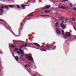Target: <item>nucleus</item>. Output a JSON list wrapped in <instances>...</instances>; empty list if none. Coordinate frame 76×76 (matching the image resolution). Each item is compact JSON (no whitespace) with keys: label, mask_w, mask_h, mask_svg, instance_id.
<instances>
[{"label":"nucleus","mask_w":76,"mask_h":76,"mask_svg":"<svg viewBox=\"0 0 76 76\" xmlns=\"http://www.w3.org/2000/svg\"><path fill=\"white\" fill-rule=\"evenodd\" d=\"M29 1H32V0H28V3H31V2H29Z\"/></svg>","instance_id":"35"},{"label":"nucleus","mask_w":76,"mask_h":76,"mask_svg":"<svg viewBox=\"0 0 76 76\" xmlns=\"http://www.w3.org/2000/svg\"><path fill=\"white\" fill-rule=\"evenodd\" d=\"M9 28H10V26H9Z\"/></svg>","instance_id":"53"},{"label":"nucleus","mask_w":76,"mask_h":76,"mask_svg":"<svg viewBox=\"0 0 76 76\" xmlns=\"http://www.w3.org/2000/svg\"><path fill=\"white\" fill-rule=\"evenodd\" d=\"M58 22L56 23V27H57V26H58Z\"/></svg>","instance_id":"23"},{"label":"nucleus","mask_w":76,"mask_h":76,"mask_svg":"<svg viewBox=\"0 0 76 76\" xmlns=\"http://www.w3.org/2000/svg\"><path fill=\"white\" fill-rule=\"evenodd\" d=\"M4 7L6 9H7V10H8V9H9V7L7 6H5Z\"/></svg>","instance_id":"14"},{"label":"nucleus","mask_w":76,"mask_h":76,"mask_svg":"<svg viewBox=\"0 0 76 76\" xmlns=\"http://www.w3.org/2000/svg\"><path fill=\"white\" fill-rule=\"evenodd\" d=\"M72 10H76V8H72Z\"/></svg>","instance_id":"30"},{"label":"nucleus","mask_w":76,"mask_h":76,"mask_svg":"<svg viewBox=\"0 0 76 76\" xmlns=\"http://www.w3.org/2000/svg\"><path fill=\"white\" fill-rule=\"evenodd\" d=\"M13 56L15 58V59L17 61H18V59H19V58L18 57V56H17L16 57H15V56Z\"/></svg>","instance_id":"6"},{"label":"nucleus","mask_w":76,"mask_h":76,"mask_svg":"<svg viewBox=\"0 0 76 76\" xmlns=\"http://www.w3.org/2000/svg\"><path fill=\"white\" fill-rule=\"evenodd\" d=\"M49 48H51V47H49Z\"/></svg>","instance_id":"55"},{"label":"nucleus","mask_w":76,"mask_h":76,"mask_svg":"<svg viewBox=\"0 0 76 76\" xmlns=\"http://www.w3.org/2000/svg\"><path fill=\"white\" fill-rule=\"evenodd\" d=\"M11 31V32H12V33H13V34H14V33H13V31Z\"/></svg>","instance_id":"44"},{"label":"nucleus","mask_w":76,"mask_h":76,"mask_svg":"<svg viewBox=\"0 0 76 76\" xmlns=\"http://www.w3.org/2000/svg\"><path fill=\"white\" fill-rule=\"evenodd\" d=\"M50 11H47L46 10L45 11V13H50Z\"/></svg>","instance_id":"11"},{"label":"nucleus","mask_w":76,"mask_h":76,"mask_svg":"<svg viewBox=\"0 0 76 76\" xmlns=\"http://www.w3.org/2000/svg\"><path fill=\"white\" fill-rule=\"evenodd\" d=\"M34 13V12H33L31 13V14H29V15H27V16H28V17H30L31 16H34V15H33V14Z\"/></svg>","instance_id":"10"},{"label":"nucleus","mask_w":76,"mask_h":76,"mask_svg":"<svg viewBox=\"0 0 76 76\" xmlns=\"http://www.w3.org/2000/svg\"><path fill=\"white\" fill-rule=\"evenodd\" d=\"M50 7L49 5H48L46 6H45L44 7L41 8L40 9L42 10H44V9H49Z\"/></svg>","instance_id":"4"},{"label":"nucleus","mask_w":76,"mask_h":76,"mask_svg":"<svg viewBox=\"0 0 76 76\" xmlns=\"http://www.w3.org/2000/svg\"><path fill=\"white\" fill-rule=\"evenodd\" d=\"M0 54H2V52H1V50H0Z\"/></svg>","instance_id":"41"},{"label":"nucleus","mask_w":76,"mask_h":76,"mask_svg":"<svg viewBox=\"0 0 76 76\" xmlns=\"http://www.w3.org/2000/svg\"><path fill=\"white\" fill-rule=\"evenodd\" d=\"M24 66L25 67H28V66H29V65L28 64H26V65H24Z\"/></svg>","instance_id":"22"},{"label":"nucleus","mask_w":76,"mask_h":76,"mask_svg":"<svg viewBox=\"0 0 76 76\" xmlns=\"http://www.w3.org/2000/svg\"><path fill=\"white\" fill-rule=\"evenodd\" d=\"M74 21V22L75 23V20H74V21Z\"/></svg>","instance_id":"48"},{"label":"nucleus","mask_w":76,"mask_h":76,"mask_svg":"<svg viewBox=\"0 0 76 76\" xmlns=\"http://www.w3.org/2000/svg\"><path fill=\"white\" fill-rule=\"evenodd\" d=\"M75 6H76V3L75 4Z\"/></svg>","instance_id":"49"},{"label":"nucleus","mask_w":76,"mask_h":76,"mask_svg":"<svg viewBox=\"0 0 76 76\" xmlns=\"http://www.w3.org/2000/svg\"><path fill=\"white\" fill-rule=\"evenodd\" d=\"M16 53L17 54H21V53H20V52H19V51H18L16 52Z\"/></svg>","instance_id":"21"},{"label":"nucleus","mask_w":76,"mask_h":76,"mask_svg":"<svg viewBox=\"0 0 76 76\" xmlns=\"http://www.w3.org/2000/svg\"><path fill=\"white\" fill-rule=\"evenodd\" d=\"M25 57L28 58V60H29V61H32V62H34V59H33L32 57L28 55V54H27L26 55Z\"/></svg>","instance_id":"1"},{"label":"nucleus","mask_w":76,"mask_h":76,"mask_svg":"<svg viewBox=\"0 0 76 76\" xmlns=\"http://www.w3.org/2000/svg\"><path fill=\"white\" fill-rule=\"evenodd\" d=\"M36 75H37V76H39V73H37L36 74Z\"/></svg>","instance_id":"29"},{"label":"nucleus","mask_w":76,"mask_h":76,"mask_svg":"<svg viewBox=\"0 0 76 76\" xmlns=\"http://www.w3.org/2000/svg\"><path fill=\"white\" fill-rule=\"evenodd\" d=\"M53 19H54V18H53Z\"/></svg>","instance_id":"61"},{"label":"nucleus","mask_w":76,"mask_h":76,"mask_svg":"<svg viewBox=\"0 0 76 76\" xmlns=\"http://www.w3.org/2000/svg\"><path fill=\"white\" fill-rule=\"evenodd\" d=\"M62 18H63V17L59 19V20H60V21H61V22H62L63 21V19H62Z\"/></svg>","instance_id":"13"},{"label":"nucleus","mask_w":76,"mask_h":76,"mask_svg":"<svg viewBox=\"0 0 76 76\" xmlns=\"http://www.w3.org/2000/svg\"><path fill=\"white\" fill-rule=\"evenodd\" d=\"M8 6H9V7H12V8H13V7H15V5H8Z\"/></svg>","instance_id":"7"},{"label":"nucleus","mask_w":76,"mask_h":76,"mask_svg":"<svg viewBox=\"0 0 76 76\" xmlns=\"http://www.w3.org/2000/svg\"><path fill=\"white\" fill-rule=\"evenodd\" d=\"M33 44H34L35 45H36V46H37L38 47H41V46L38 43H34Z\"/></svg>","instance_id":"9"},{"label":"nucleus","mask_w":76,"mask_h":76,"mask_svg":"<svg viewBox=\"0 0 76 76\" xmlns=\"http://www.w3.org/2000/svg\"><path fill=\"white\" fill-rule=\"evenodd\" d=\"M39 11L40 12V10H39Z\"/></svg>","instance_id":"59"},{"label":"nucleus","mask_w":76,"mask_h":76,"mask_svg":"<svg viewBox=\"0 0 76 76\" xmlns=\"http://www.w3.org/2000/svg\"><path fill=\"white\" fill-rule=\"evenodd\" d=\"M65 22H67L68 21V20H65Z\"/></svg>","instance_id":"46"},{"label":"nucleus","mask_w":76,"mask_h":76,"mask_svg":"<svg viewBox=\"0 0 76 76\" xmlns=\"http://www.w3.org/2000/svg\"><path fill=\"white\" fill-rule=\"evenodd\" d=\"M15 51H18V50H19V49H18V48H15Z\"/></svg>","instance_id":"28"},{"label":"nucleus","mask_w":76,"mask_h":76,"mask_svg":"<svg viewBox=\"0 0 76 76\" xmlns=\"http://www.w3.org/2000/svg\"><path fill=\"white\" fill-rule=\"evenodd\" d=\"M10 46V45H9V46Z\"/></svg>","instance_id":"60"},{"label":"nucleus","mask_w":76,"mask_h":76,"mask_svg":"<svg viewBox=\"0 0 76 76\" xmlns=\"http://www.w3.org/2000/svg\"><path fill=\"white\" fill-rule=\"evenodd\" d=\"M37 49H38V48H37Z\"/></svg>","instance_id":"58"},{"label":"nucleus","mask_w":76,"mask_h":76,"mask_svg":"<svg viewBox=\"0 0 76 76\" xmlns=\"http://www.w3.org/2000/svg\"><path fill=\"white\" fill-rule=\"evenodd\" d=\"M56 20V21H57V20Z\"/></svg>","instance_id":"54"},{"label":"nucleus","mask_w":76,"mask_h":76,"mask_svg":"<svg viewBox=\"0 0 76 76\" xmlns=\"http://www.w3.org/2000/svg\"><path fill=\"white\" fill-rule=\"evenodd\" d=\"M64 1H68L67 0H63Z\"/></svg>","instance_id":"38"},{"label":"nucleus","mask_w":76,"mask_h":76,"mask_svg":"<svg viewBox=\"0 0 76 76\" xmlns=\"http://www.w3.org/2000/svg\"><path fill=\"white\" fill-rule=\"evenodd\" d=\"M28 45V44L27 43H26L24 45V47H26Z\"/></svg>","instance_id":"27"},{"label":"nucleus","mask_w":76,"mask_h":76,"mask_svg":"<svg viewBox=\"0 0 76 76\" xmlns=\"http://www.w3.org/2000/svg\"><path fill=\"white\" fill-rule=\"evenodd\" d=\"M75 39H76V37L75 38Z\"/></svg>","instance_id":"56"},{"label":"nucleus","mask_w":76,"mask_h":76,"mask_svg":"<svg viewBox=\"0 0 76 76\" xmlns=\"http://www.w3.org/2000/svg\"><path fill=\"white\" fill-rule=\"evenodd\" d=\"M19 41H20V42H23V41H22L21 40H19Z\"/></svg>","instance_id":"42"},{"label":"nucleus","mask_w":76,"mask_h":76,"mask_svg":"<svg viewBox=\"0 0 76 76\" xmlns=\"http://www.w3.org/2000/svg\"><path fill=\"white\" fill-rule=\"evenodd\" d=\"M41 47H43V46H42Z\"/></svg>","instance_id":"57"},{"label":"nucleus","mask_w":76,"mask_h":76,"mask_svg":"<svg viewBox=\"0 0 76 76\" xmlns=\"http://www.w3.org/2000/svg\"><path fill=\"white\" fill-rule=\"evenodd\" d=\"M24 47V45L23 44V45L20 47V48H23Z\"/></svg>","instance_id":"25"},{"label":"nucleus","mask_w":76,"mask_h":76,"mask_svg":"<svg viewBox=\"0 0 76 76\" xmlns=\"http://www.w3.org/2000/svg\"><path fill=\"white\" fill-rule=\"evenodd\" d=\"M0 10H1V13H3L4 11H3V9L1 8V9H0Z\"/></svg>","instance_id":"20"},{"label":"nucleus","mask_w":76,"mask_h":76,"mask_svg":"<svg viewBox=\"0 0 76 76\" xmlns=\"http://www.w3.org/2000/svg\"><path fill=\"white\" fill-rule=\"evenodd\" d=\"M13 42L14 44H15V40H13Z\"/></svg>","instance_id":"39"},{"label":"nucleus","mask_w":76,"mask_h":76,"mask_svg":"<svg viewBox=\"0 0 76 76\" xmlns=\"http://www.w3.org/2000/svg\"><path fill=\"white\" fill-rule=\"evenodd\" d=\"M59 8H60V9H67V7H64L63 6H59Z\"/></svg>","instance_id":"5"},{"label":"nucleus","mask_w":76,"mask_h":76,"mask_svg":"<svg viewBox=\"0 0 76 76\" xmlns=\"http://www.w3.org/2000/svg\"><path fill=\"white\" fill-rule=\"evenodd\" d=\"M26 50H27V51H28V49H26Z\"/></svg>","instance_id":"50"},{"label":"nucleus","mask_w":76,"mask_h":76,"mask_svg":"<svg viewBox=\"0 0 76 76\" xmlns=\"http://www.w3.org/2000/svg\"><path fill=\"white\" fill-rule=\"evenodd\" d=\"M0 15H1V16H2L3 15V14H2V13H0Z\"/></svg>","instance_id":"40"},{"label":"nucleus","mask_w":76,"mask_h":76,"mask_svg":"<svg viewBox=\"0 0 76 76\" xmlns=\"http://www.w3.org/2000/svg\"><path fill=\"white\" fill-rule=\"evenodd\" d=\"M70 36H71V34L69 32H66V35L64 36V37L65 39H67V38H69Z\"/></svg>","instance_id":"2"},{"label":"nucleus","mask_w":76,"mask_h":76,"mask_svg":"<svg viewBox=\"0 0 76 76\" xmlns=\"http://www.w3.org/2000/svg\"><path fill=\"white\" fill-rule=\"evenodd\" d=\"M21 53L22 55H24L23 54H24V53L23 52V51H22V52H21Z\"/></svg>","instance_id":"26"},{"label":"nucleus","mask_w":76,"mask_h":76,"mask_svg":"<svg viewBox=\"0 0 76 76\" xmlns=\"http://www.w3.org/2000/svg\"><path fill=\"white\" fill-rule=\"evenodd\" d=\"M41 51H47V50L45 49H40Z\"/></svg>","instance_id":"12"},{"label":"nucleus","mask_w":76,"mask_h":76,"mask_svg":"<svg viewBox=\"0 0 76 76\" xmlns=\"http://www.w3.org/2000/svg\"><path fill=\"white\" fill-rule=\"evenodd\" d=\"M22 23H21V26H22Z\"/></svg>","instance_id":"51"},{"label":"nucleus","mask_w":76,"mask_h":76,"mask_svg":"<svg viewBox=\"0 0 76 76\" xmlns=\"http://www.w3.org/2000/svg\"><path fill=\"white\" fill-rule=\"evenodd\" d=\"M10 47H11V48H14L15 47V46L13 45H11Z\"/></svg>","instance_id":"17"},{"label":"nucleus","mask_w":76,"mask_h":76,"mask_svg":"<svg viewBox=\"0 0 76 76\" xmlns=\"http://www.w3.org/2000/svg\"><path fill=\"white\" fill-rule=\"evenodd\" d=\"M62 32H64V30H63V31H62Z\"/></svg>","instance_id":"52"},{"label":"nucleus","mask_w":76,"mask_h":76,"mask_svg":"<svg viewBox=\"0 0 76 76\" xmlns=\"http://www.w3.org/2000/svg\"><path fill=\"white\" fill-rule=\"evenodd\" d=\"M69 4L70 6H71V7H72V3H70Z\"/></svg>","instance_id":"36"},{"label":"nucleus","mask_w":76,"mask_h":76,"mask_svg":"<svg viewBox=\"0 0 76 76\" xmlns=\"http://www.w3.org/2000/svg\"><path fill=\"white\" fill-rule=\"evenodd\" d=\"M48 44H47L46 45V47H47V48H49V47H50V46H48Z\"/></svg>","instance_id":"24"},{"label":"nucleus","mask_w":76,"mask_h":76,"mask_svg":"<svg viewBox=\"0 0 76 76\" xmlns=\"http://www.w3.org/2000/svg\"><path fill=\"white\" fill-rule=\"evenodd\" d=\"M56 29H57V34H60L61 33H60V30L58 28H57Z\"/></svg>","instance_id":"8"},{"label":"nucleus","mask_w":76,"mask_h":76,"mask_svg":"<svg viewBox=\"0 0 76 76\" xmlns=\"http://www.w3.org/2000/svg\"><path fill=\"white\" fill-rule=\"evenodd\" d=\"M23 57H24V55H22L20 56V58H22Z\"/></svg>","instance_id":"16"},{"label":"nucleus","mask_w":76,"mask_h":76,"mask_svg":"<svg viewBox=\"0 0 76 76\" xmlns=\"http://www.w3.org/2000/svg\"><path fill=\"white\" fill-rule=\"evenodd\" d=\"M62 34L64 35V32H62Z\"/></svg>","instance_id":"47"},{"label":"nucleus","mask_w":76,"mask_h":76,"mask_svg":"<svg viewBox=\"0 0 76 76\" xmlns=\"http://www.w3.org/2000/svg\"><path fill=\"white\" fill-rule=\"evenodd\" d=\"M48 16V15H43V16H44V17H45V16Z\"/></svg>","instance_id":"37"},{"label":"nucleus","mask_w":76,"mask_h":76,"mask_svg":"<svg viewBox=\"0 0 76 76\" xmlns=\"http://www.w3.org/2000/svg\"><path fill=\"white\" fill-rule=\"evenodd\" d=\"M54 48H55L54 49H53L52 50H55V49H56V46H54Z\"/></svg>","instance_id":"34"},{"label":"nucleus","mask_w":76,"mask_h":76,"mask_svg":"<svg viewBox=\"0 0 76 76\" xmlns=\"http://www.w3.org/2000/svg\"><path fill=\"white\" fill-rule=\"evenodd\" d=\"M21 7H23V9L25 8V5H23V4L21 5Z\"/></svg>","instance_id":"18"},{"label":"nucleus","mask_w":76,"mask_h":76,"mask_svg":"<svg viewBox=\"0 0 76 76\" xmlns=\"http://www.w3.org/2000/svg\"><path fill=\"white\" fill-rule=\"evenodd\" d=\"M0 21L1 22H4V23L6 22V21H5L4 20H1V19H0Z\"/></svg>","instance_id":"15"},{"label":"nucleus","mask_w":76,"mask_h":76,"mask_svg":"<svg viewBox=\"0 0 76 76\" xmlns=\"http://www.w3.org/2000/svg\"><path fill=\"white\" fill-rule=\"evenodd\" d=\"M40 16H42V17H44V15H40Z\"/></svg>","instance_id":"43"},{"label":"nucleus","mask_w":76,"mask_h":76,"mask_svg":"<svg viewBox=\"0 0 76 76\" xmlns=\"http://www.w3.org/2000/svg\"><path fill=\"white\" fill-rule=\"evenodd\" d=\"M17 7L18 8H20V7H19V5H18L17 6Z\"/></svg>","instance_id":"31"},{"label":"nucleus","mask_w":76,"mask_h":76,"mask_svg":"<svg viewBox=\"0 0 76 76\" xmlns=\"http://www.w3.org/2000/svg\"><path fill=\"white\" fill-rule=\"evenodd\" d=\"M72 19L73 21L74 20H76V18H74V17H73L72 18Z\"/></svg>","instance_id":"19"},{"label":"nucleus","mask_w":76,"mask_h":76,"mask_svg":"<svg viewBox=\"0 0 76 76\" xmlns=\"http://www.w3.org/2000/svg\"><path fill=\"white\" fill-rule=\"evenodd\" d=\"M46 50H51V49H47Z\"/></svg>","instance_id":"45"},{"label":"nucleus","mask_w":76,"mask_h":76,"mask_svg":"<svg viewBox=\"0 0 76 76\" xmlns=\"http://www.w3.org/2000/svg\"><path fill=\"white\" fill-rule=\"evenodd\" d=\"M1 8L2 9H4V6H2L1 7Z\"/></svg>","instance_id":"32"},{"label":"nucleus","mask_w":76,"mask_h":76,"mask_svg":"<svg viewBox=\"0 0 76 76\" xmlns=\"http://www.w3.org/2000/svg\"><path fill=\"white\" fill-rule=\"evenodd\" d=\"M19 51H20V52H21L22 51V50H21V49H20V48L19 49Z\"/></svg>","instance_id":"33"},{"label":"nucleus","mask_w":76,"mask_h":76,"mask_svg":"<svg viewBox=\"0 0 76 76\" xmlns=\"http://www.w3.org/2000/svg\"><path fill=\"white\" fill-rule=\"evenodd\" d=\"M61 24H60L61 27L63 29H64L66 28V26L65 24H63V22H61Z\"/></svg>","instance_id":"3"}]
</instances>
